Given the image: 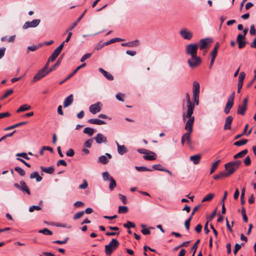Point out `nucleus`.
I'll return each instance as SVG.
<instances>
[{
  "label": "nucleus",
  "instance_id": "1",
  "mask_svg": "<svg viewBox=\"0 0 256 256\" xmlns=\"http://www.w3.org/2000/svg\"><path fill=\"white\" fill-rule=\"evenodd\" d=\"M188 120L186 122V124L184 127L185 130L187 131L182 138V143L183 145L185 142H186L188 144L190 145L191 144L190 135L193 130V125L194 123V118H188Z\"/></svg>",
  "mask_w": 256,
  "mask_h": 256
},
{
  "label": "nucleus",
  "instance_id": "2",
  "mask_svg": "<svg viewBox=\"0 0 256 256\" xmlns=\"http://www.w3.org/2000/svg\"><path fill=\"white\" fill-rule=\"evenodd\" d=\"M187 102V110L186 112H183L182 120H185L186 118H194L192 116L194 108V104L190 100V96L188 92L186 95Z\"/></svg>",
  "mask_w": 256,
  "mask_h": 256
},
{
  "label": "nucleus",
  "instance_id": "3",
  "mask_svg": "<svg viewBox=\"0 0 256 256\" xmlns=\"http://www.w3.org/2000/svg\"><path fill=\"white\" fill-rule=\"evenodd\" d=\"M242 162L240 160L232 161L224 166L225 170L230 176L232 175L234 172L238 168Z\"/></svg>",
  "mask_w": 256,
  "mask_h": 256
},
{
  "label": "nucleus",
  "instance_id": "4",
  "mask_svg": "<svg viewBox=\"0 0 256 256\" xmlns=\"http://www.w3.org/2000/svg\"><path fill=\"white\" fill-rule=\"evenodd\" d=\"M120 243L116 239L113 238L108 244L105 246V252L106 254L110 255L119 246Z\"/></svg>",
  "mask_w": 256,
  "mask_h": 256
},
{
  "label": "nucleus",
  "instance_id": "5",
  "mask_svg": "<svg viewBox=\"0 0 256 256\" xmlns=\"http://www.w3.org/2000/svg\"><path fill=\"white\" fill-rule=\"evenodd\" d=\"M188 63L190 68H194L198 66L201 63V59L197 55L190 56L188 60Z\"/></svg>",
  "mask_w": 256,
  "mask_h": 256
},
{
  "label": "nucleus",
  "instance_id": "6",
  "mask_svg": "<svg viewBox=\"0 0 256 256\" xmlns=\"http://www.w3.org/2000/svg\"><path fill=\"white\" fill-rule=\"evenodd\" d=\"M51 72L52 71H50V68L48 69V70H46L42 68H41L34 76L33 79L32 80V82L34 83L36 81L39 80H40L46 76Z\"/></svg>",
  "mask_w": 256,
  "mask_h": 256
},
{
  "label": "nucleus",
  "instance_id": "7",
  "mask_svg": "<svg viewBox=\"0 0 256 256\" xmlns=\"http://www.w3.org/2000/svg\"><path fill=\"white\" fill-rule=\"evenodd\" d=\"M198 48V45L195 44H190L187 45L186 46V54L190 56L197 55Z\"/></svg>",
  "mask_w": 256,
  "mask_h": 256
},
{
  "label": "nucleus",
  "instance_id": "8",
  "mask_svg": "<svg viewBox=\"0 0 256 256\" xmlns=\"http://www.w3.org/2000/svg\"><path fill=\"white\" fill-rule=\"evenodd\" d=\"M14 186L18 189L20 190L22 192H26L28 194H30V192L28 188V186L26 184V182L21 180L20 182V184L18 183L14 184Z\"/></svg>",
  "mask_w": 256,
  "mask_h": 256
},
{
  "label": "nucleus",
  "instance_id": "9",
  "mask_svg": "<svg viewBox=\"0 0 256 256\" xmlns=\"http://www.w3.org/2000/svg\"><path fill=\"white\" fill-rule=\"evenodd\" d=\"M248 98H246L244 99L242 103L238 106L237 110V113L238 114L244 116L245 114V112L247 109Z\"/></svg>",
  "mask_w": 256,
  "mask_h": 256
},
{
  "label": "nucleus",
  "instance_id": "10",
  "mask_svg": "<svg viewBox=\"0 0 256 256\" xmlns=\"http://www.w3.org/2000/svg\"><path fill=\"white\" fill-rule=\"evenodd\" d=\"M180 34L183 38L187 40H190L193 36L192 32L186 28L181 29Z\"/></svg>",
  "mask_w": 256,
  "mask_h": 256
},
{
  "label": "nucleus",
  "instance_id": "11",
  "mask_svg": "<svg viewBox=\"0 0 256 256\" xmlns=\"http://www.w3.org/2000/svg\"><path fill=\"white\" fill-rule=\"evenodd\" d=\"M40 19L34 20L31 22H26L22 26L24 29H27L30 28H36L40 23Z\"/></svg>",
  "mask_w": 256,
  "mask_h": 256
},
{
  "label": "nucleus",
  "instance_id": "12",
  "mask_svg": "<svg viewBox=\"0 0 256 256\" xmlns=\"http://www.w3.org/2000/svg\"><path fill=\"white\" fill-rule=\"evenodd\" d=\"M102 104L100 102L92 104L89 108L90 112L92 114H96L101 110Z\"/></svg>",
  "mask_w": 256,
  "mask_h": 256
},
{
  "label": "nucleus",
  "instance_id": "13",
  "mask_svg": "<svg viewBox=\"0 0 256 256\" xmlns=\"http://www.w3.org/2000/svg\"><path fill=\"white\" fill-rule=\"evenodd\" d=\"M96 143L98 144H101L102 143L106 144L107 141L106 137L101 133H98L96 136L93 138Z\"/></svg>",
  "mask_w": 256,
  "mask_h": 256
},
{
  "label": "nucleus",
  "instance_id": "14",
  "mask_svg": "<svg viewBox=\"0 0 256 256\" xmlns=\"http://www.w3.org/2000/svg\"><path fill=\"white\" fill-rule=\"evenodd\" d=\"M112 158L110 154L106 153V155L101 156L98 158V162L102 164H106L108 162V160Z\"/></svg>",
  "mask_w": 256,
  "mask_h": 256
},
{
  "label": "nucleus",
  "instance_id": "15",
  "mask_svg": "<svg viewBox=\"0 0 256 256\" xmlns=\"http://www.w3.org/2000/svg\"><path fill=\"white\" fill-rule=\"evenodd\" d=\"M152 168L156 170L166 172L170 176H172V174L170 170L165 169L160 164H154L152 166Z\"/></svg>",
  "mask_w": 256,
  "mask_h": 256
},
{
  "label": "nucleus",
  "instance_id": "16",
  "mask_svg": "<svg viewBox=\"0 0 256 256\" xmlns=\"http://www.w3.org/2000/svg\"><path fill=\"white\" fill-rule=\"evenodd\" d=\"M233 118L232 116H228L225 121V124L224 127V130H230L231 129V124L232 122Z\"/></svg>",
  "mask_w": 256,
  "mask_h": 256
},
{
  "label": "nucleus",
  "instance_id": "17",
  "mask_svg": "<svg viewBox=\"0 0 256 256\" xmlns=\"http://www.w3.org/2000/svg\"><path fill=\"white\" fill-rule=\"evenodd\" d=\"M74 101L73 95H69L64 101V107L67 108L71 105Z\"/></svg>",
  "mask_w": 256,
  "mask_h": 256
},
{
  "label": "nucleus",
  "instance_id": "18",
  "mask_svg": "<svg viewBox=\"0 0 256 256\" xmlns=\"http://www.w3.org/2000/svg\"><path fill=\"white\" fill-rule=\"evenodd\" d=\"M143 158L145 160H156V155L154 152L150 150V152H148L147 154L144 156Z\"/></svg>",
  "mask_w": 256,
  "mask_h": 256
},
{
  "label": "nucleus",
  "instance_id": "19",
  "mask_svg": "<svg viewBox=\"0 0 256 256\" xmlns=\"http://www.w3.org/2000/svg\"><path fill=\"white\" fill-rule=\"evenodd\" d=\"M140 42L139 40H135L128 42H125V43H122V46H128L130 48L132 47H136L139 45Z\"/></svg>",
  "mask_w": 256,
  "mask_h": 256
},
{
  "label": "nucleus",
  "instance_id": "20",
  "mask_svg": "<svg viewBox=\"0 0 256 256\" xmlns=\"http://www.w3.org/2000/svg\"><path fill=\"white\" fill-rule=\"evenodd\" d=\"M116 146H118V153L122 155L128 152V150L126 148L124 145H120L116 141Z\"/></svg>",
  "mask_w": 256,
  "mask_h": 256
},
{
  "label": "nucleus",
  "instance_id": "21",
  "mask_svg": "<svg viewBox=\"0 0 256 256\" xmlns=\"http://www.w3.org/2000/svg\"><path fill=\"white\" fill-rule=\"evenodd\" d=\"M98 70L104 75V76L107 78L109 80H114V76H113L109 73L108 72H106V70H104L102 68H99Z\"/></svg>",
  "mask_w": 256,
  "mask_h": 256
},
{
  "label": "nucleus",
  "instance_id": "22",
  "mask_svg": "<svg viewBox=\"0 0 256 256\" xmlns=\"http://www.w3.org/2000/svg\"><path fill=\"white\" fill-rule=\"evenodd\" d=\"M88 122L91 124H96L98 125H102L106 124V122L104 120L98 118H91L88 120Z\"/></svg>",
  "mask_w": 256,
  "mask_h": 256
},
{
  "label": "nucleus",
  "instance_id": "23",
  "mask_svg": "<svg viewBox=\"0 0 256 256\" xmlns=\"http://www.w3.org/2000/svg\"><path fill=\"white\" fill-rule=\"evenodd\" d=\"M201 159V155L200 154L192 156H190V160L192 161L194 164H199Z\"/></svg>",
  "mask_w": 256,
  "mask_h": 256
},
{
  "label": "nucleus",
  "instance_id": "24",
  "mask_svg": "<svg viewBox=\"0 0 256 256\" xmlns=\"http://www.w3.org/2000/svg\"><path fill=\"white\" fill-rule=\"evenodd\" d=\"M220 162L221 160H220L216 159L215 160L212 162L210 174H212L215 171Z\"/></svg>",
  "mask_w": 256,
  "mask_h": 256
},
{
  "label": "nucleus",
  "instance_id": "25",
  "mask_svg": "<svg viewBox=\"0 0 256 256\" xmlns=\"http://www.w3.org/2000/svg\"><path fill=\"white\" fill-rule=\"evenodd\" d=\"M208 38H204L200 40V50H204L207 45L210 42Z\"/></svg>",
  "mask_w": 256,
  "mask_h": 256
},
{
  "label": "nucleus",
  "instance_id": "26",
  "mask_svg": "<svg viewBox=\"0 0 256 256\" xmlns=\"http://www.w3.org/2000/svg\"><path fill=\"white\" fill-rule=\"evenodd\" d=\"M200 86L199 83L194 81L192 85V93L193 94H200Z\"/></svg>",
  "mask_w": 256,
  "mask_h": 256
},
{
  "label": "nucleus",
  "instance_id": "27",
  "mask_svg": "<svg viewBox=\"0 0 256 256\" xmlns=\"http://www.w3.org/2000/svg\"><path fill=\"white\" fill-rule=\"evenodd\" d=\"M60 53V52L56 48L51 56L49 58V61H51V62L54 61Z\"/></svg>",
  "mask_w": 256,
  "mask_h": 256
},
{
  "label": "nucleus",
  "instance_id": "28",
  "mask_svg": "<svg viewBox=\"0 0 256 256\" xmlns=\"http://www.w3.org/2000/svg\"><path fill=\"white\" fill-rule=\"evenodd\" d=\"M40 169L43 172L49 174H52L54 172V168L52 166L48 168H46L44 166H41Z\"/></svg>",
  "mask_w": 256,
  "mask_h": 256
},
{
  "label": "nucleus",
  "instance_id": "29",
  "mask_svg": "<svg viewBox=\"0 0 256 256\" xmlns=\"http://www.w3.org/2000/svg\"><path fill=\"white\" fill-rule=\"evenodd\" d=\"M31 108V106L27 104H24L21 106L16 110V112L19 113L22 112L30 110Z\"/></svg>",
  "mask_w": 256,
  "mask_h": 256
},
{
  "label": "nucleus",
  "instance_id": "30",
  "mask_svg": "<svg viewBox=\"0 0 256 256\" xmlns=\"http://www.w3.org/2000/svg\"><path fill=\"white\" fill-rule=\"evenodd\" d=\"M248 150L245 149V150H243L238 152L236 154H235L234 156V159H237V158H242L245 155H246L248 154Z\"/></svg>",
  "mask_w": 256,
  "mask_h": 256
},
{
  "label": "nucleus",
  "instance_id": "31",
  "mask_svg": "<svg viewBox=\"0 0 256 256\" xmlns=\"http://www.w3.org/2000/svg\"><path fill=\"white\" fill-rule=\"evenodd\" d=\"M27 124L26 122H22L18 124H15L12 125L11 126L6 127L4 128V130H8L13 128H17L18 126L24 125Z\"/></svg>",
  "mask_w": 256,
  "mask_h": 256
},
{
  "label": "nucleus",
  "instance_id": "32",
  "mask_svg": "<svg viewBox=\"0 0 256 256\" xmlns=\"http://www.w3.org/2000/svg\"><path fill=\"white\" fill-rule=\"evenodd\" d=\"M30 178H36V182H39L42 180V177L40 176L38 172H34L30 174Z\"/></svg>",
  "mask_w": 256,
  "mask_h": 256
},
{
  "label": "nucleus",
  "instance_id": "33",
  "mask_svg": "<svg viewBox=\"0 0 256 256\" xmlns=\"http://www.w3.org/2000/svg\"><path fill=\"white\" fill-rule=\"evenodd\" d=\"M233 104H234V103L227 101L226 106L224 109V112L226 114H228L230 113V110L232 108V107Z\"/></svg>",
  "mask_w": 256,
  "mask_h": 256
},
{
  "label": "nucleus",
  "instance_id": "34",
  "mask_svg": "<svg viewBox=\"0 0 256 256\" xmlns=\"http://www.w3.org/2000/svg\"><path fill=\"white\" fill-rule=\"evenodd\" d=\"M218 47H219V44H218V43H216L215 44L212 51L211 52L210 55L212 56V58H216L217 54H218Z\"/></svg>",
  "mask_w": 256,
  "mask_h": 256
},
{
  "label": "nucleus",
  "instance_id": "35",
  "mask_svg": "<svg viewBox=\"0 0 256 256\" xmlns=\"http://www.w3.org/2000/svg\"><path fill=\"white\" fill-rule=\"evenodd\" d=\"M83 132L89 136H92L94 133V130L91 128L86 127L84 128Z\"/></svg>",
  "mask_w": 256,
  "mask_h": 256
},
{
  "label": "nucleus",
  "instance_id": "36",
  "mask_svg": "<svg viewBox=\"0 0 256 256\" xmlns=\"http://www.w3.org/2000/svg\"><path fill=\"white\" fill-rule=\"evenodd\" d=\"M62 56H61L58 60L56 61V64L52 66L50 68V71H53L57 67H58L60 64V63L61 62H62Z\"/></svg>",
  "mask_w": 256,
  "mask_h": 256
},
{
  "label": "nucleus",
  "instance_id": "37",
  "mask_svg": "<svg viewBox=\"0 0 256 256\" xmlns=\"http://www.w3.org/2000/svg\"><path fill=\"white\" fill-rule=\"evenodd\" d=\"M110 181L109 188L110 190H112L116 187V182L113 178H111Z\"/></svg>",
  "mask_w": 256,
  "mask_h": 256
},
{
  "label": "nucleus",
  "instance_id": "38",
  "mask_svg": "<svg viewBox=\"0 0 256 256\" xmlns=\"http://www.w3.org/2000/svg\"><path fill=\"white\" fill-rule=\"evenodd\" d=\"M38 232L46 236H50L52 234V232L47 228H44L43 230H40Z\"/></svg>",
  "mask_w": 256,
  "mask_h": 256
},
{
  "label": "nucleus",
  "instance_id": "39",
  "mask_svg": "<svg viewBox=\"0 0 256 256\" xmlns=\"http://www.w3.org/2000/svg\"><path fill=\"white\" fill-rule=\"evenodd\" d=\"M214 196V194H212V193L209 194L202 198V202L210 201L213 198Z\"/></svg>",
  "mask_w": 256,
  "mask_h": 256
},
{
  "label": "nucleus",
  "instance_id": "40",
  "mask_svg": "<svg viewBox=\"0 0 256 256\" xmlns=\"http://www.w3.org/2000/svg\"><path fill=\"white\" fill-rule=\"evenodd\" d=\"M247 142H248V140L243 139V140L236 142L234 144L236 146H241L246 144L247 143Z\"/></svg>",
  "mask_w": 256,
  "mask_h": 256
},
{
  "label": "nucleus",
  "instance_id": "41",
  "mask_svg": "<svg viewBox=\"0 0 256 256\" xmlns=\"http://www.w3.org/2000/svg\"><path fill=\"white\" fill-rule=\"evenodd\" d=\"M128 212V208L126 206H120L118 207V212L119 214H124Z\"/></svg>",
  "mask_w": 256,
  "mask_h": 256
},
{
  "label": "nucleus",
  "instance_id": "42",
  "mask_svg": "<svg viewBox=\"0 0 256 256\" xmlns=\"http://www.w3.org/2000/svg\"><path fill=\"white\" fill-rule=\"evenodd\" d=\"M124 40L119 38H114L111 39L110 40L108 41L107 42H105L106 45L110 44L112 43L115 42H122Z\"/></svg>",
  "mask_w": 256,
  "mask_h": 256
},
{
  "label": "nucleus",
  "instance_id": "43",
  "mask_svg": "<svg viewBox=\"0 0 256 256\" xmlns=\"http://www.w3.org/2000/svg\"><path fill=\"white\" fill-rule=\"evenodd\" d=\"M136 169L139 171V172H145V171H148V172H152V170L151 168H148L144 166H136L135 167Z\"/></svg>",
  "mask_w": 256,
  "mask_h": 256
},
{
  "label": "nucleus",
  "instance_id": "44",
  "mask_svg": "<svg viewBox=\"0 0 256 256\" xmlns=\"http://www.w3.org/2000/svg\"><path fill=\"white\" fill-rule=\"evenodd\" d=\"M14 170L18 172V174L20 176H24L26 174V172H24V170L22 168H21L20 167H18V166H16L14 168Z\"/></svg>",
  "mask_w": 256,
  "mask_h": 256
},
{
  "label": "nucleus",
  "instance_id": "45",
  "mask_svg": "<svg viewBox=\"0 0 256 256\" xmlns=\"http://www.w3.org/2000/svg\"><path fill=\"white\" fill-rule=\"evenodd\" d=\"M103 179L104 181H106L108 180H110L111 178H112V176H110L109 174V173L108 172H102V174Z\"/></svg>",
  "mask_w": 256,
  "mask_h": 256
},
{
  "label": "nucleus",
  "instance_id": "46",
  "mask_svg": "<svg viewBox=\"0 0 256 256\" xmlns=\"http://www.w3.org/2000/svg\"><path fill=\"white\" fill-rule=\"evenodd\" d=\"M246 189L245 188H243L242 190V192L240 195V202L241 204L243 205L245 203V200H244V194H245Z\"/></svg>",
  "mask_w": 256,
  "mask_h": 256
},
{
  "label": "nucleus",
  "instance_id": "47",
  "mask_svg": "<svg viewBox=\"0 0 256 256\" xmlns=\"http://www.w3.org/2000/svg\"><path fill=\"white\" fill-rule=\"evenodd\" d=\"M124 226L127 228H134L136 225L134 222L128 221L126 223L124 224Z\"/></svg>",
  "mask_w": 256,
  "mask_h": 256
},
{
  "label": "nucleus",
  "instance_id": "48",
  "mask_svg": "<svg viewBox=\"0 0 256 256\" xmlns=\"http://www.w3.org/2000/svg\"><path fill=\"white\" fill-rule=\"evenodd\" d=\"M193 100L194 104L198 106L199 104V94H193Z\"/></svg>",
  "mask_w": 256,
  "mask_h": 256
},
{
  "label": "nucleus",
  "instance_id": "49",
  "mask_svg": "<svg viewBox=\"0 0 256 256\" xmlns=\"http://www.w3.org/2000/svg\"><path fill=\"white\" fill-rule=\"evenodd\" d=\"M84 214V212L81 211L75 214L73 218L74 220H78Z\"/></svg>",
  "mask_w": 256,
  "mask_h": 256
},
{
  "label": "nucleus",
  "instance_id": "50",
  "mask_svg": "<svg viewBox=\"0 0 256 256\" xmlns=\"http://www.w3.org/2000/svg\"><path fill=\"white\" fill-rule=\"evenodd\" d=\"M93 142V138H90L87 140L84 143V146L86 148H90Z\"/></svg>",
  "mask_w": 256,
  "mask_h": 256
},
{
  "label": "nucleus",
  "instance_id": "51",
  "mask_svg": "<svg viewBox=\"0 0 256 256\" xmlns=\"http://www.w3.org/2000/svg\"><path fill=\"white\" fill-rule=\"evenodd\" d=\"M242 214L243 220H244V222H248V217H247V216L246 215V210H245V208L244 207L242 208Z\"/></svg>",
  "mask_w": 256,
  "mask_h": 256
},
{
  "label": "nucleus",
  "instance_id": "52",
  "mask_svg": "<svg viewBox=\"0 0 256 256\" xmlns=\"http://www.w3.org/2000/svg\"><path fill=\"white\" fill-rule=\"evenodd\" d=\"M13 92V90L12 89H10L6 91L4 94L2 96L1 99L3 100L7 98L8 96L10 95Z\"/></svg>",
  "mask_w": 256,
  "mask_h": 256
},
{
  "label": "nucleus",
  "instance_id": "53",
  "mask_svg": "<svg viewBox=\"0 0 256 256\" xmlns=\"http://www.w3.org/2000/svg\"><path fill=\"white\" fill-rule=\"evenodd\" d=\"M245 76H246V74L244 72H240V74L239 76H238V82L243 83Z\"/></svg>",
  "mask_w": 256,
  "mask_h": 256
},
{
  "label": "nucleus",
  "instance_id": "54",
  "mask_svg": "<svg viewBox=\"0 0 256 256\" xmlns=\"http://www.w3.org/2000/svg\"><path fill=\"white\" fill-rule=\"evenodd\" d=\"M17 156L22 157L26 160H29L30 158L28 156V154L26 152L18 153L16 154Z\"/></svg>",
  "mask_w": 256,
  "mask_h": 256
},
{
  "label": "nucleus",
  "instance_id": "55",
  "mask_svg": "<svg viewBox=\"0 0 256 256\" xmlns=\"http://www.w3.org/2000/svg\"><path fill=\"white\" fill-rule=\"evenodd\" d=\"M42 209L41 207L38 206H32L29 208V212H33L34 210H40Z\"/></svg>",
  "mask_w": 256,
  "mask_h": 256
},
{
  "label": "nucleus",
  "instance_id": "56",
  "mask_svg": "<svg viewBox=\"0 0 256 256\" xmlns=\"http://www.w3.org/2000/svg\"><path fill=\"white\" fill-rule=\"evenodd\" d=\"M244 244H242V245L239 244H236L234 246V253L236 255L242 246H243Z\"/></svg>",
  "mask_w": 256,
  "mask_h": 256
},
{
  "label": "nucleus",
  "instance_id": "57",
  "mask_svg": "<svg viewBox=\"0 0 256 256\" xmlns=\"http://www.w3.org/2000/svg\"><path fill=\"white\" fill-rule=\"evenodd\" d=\"M191 220H192L191 218H189L186 220V222H184L185 228L188 231L190 230V222Z\"/></svg>",
  "mask_w": 256,
  "mask_h": 256
},
{
  "label": "nucleus",
  "instance_id": "58",
  "mask_svg": "<svg viewBox=\"0 0 256 256\" xmlns=\"http://www.w3.org/2000/svg\"><path fill=\"white\" fill-rule=\"evenodd\" d=\"M88 184L86 180H83V183L80 184L79 186V188L80 189L84 190V189H86L88 188Z\"/></svg>",
  "mask_w": 256,
  "mask_h": 256
},
{
  "label": "nucleus",
  "instance_id": "59",
  "mask_svg": "<svg viewBox=\"0 0 256 256\" xmlns=\"http://www.w3.org/2000/svg\"><path fill=\"white\" fill-rule=\"evenodd\" d=\"M238 43V48H244L246 44V42H245L244 40H238V41H236Z\"/></svg>",
  "mask_w": 256,
  "mask_h": 256
},
{
  "label": "nucleus",
  "instance_id": "60",
  "mask_svg": "<svg viewBox=\"0 0 256 256\" xmlns=\"http://www.w3.org/2000/svg\"><path fill=\"white\" fill-rule=\"evenodd\" d=\"M68 239H69V238L68 237H67L63 240H56L54 241L53 242L58 244H64L68 242Z\"/></svg>",
  "mask_w": 256,
  "mask_h": 256
},
{
  "label": "nucleus",
  "instance_id": "61",
  "mask_svg": "<svg viewBox=\"0 0 256 256\" xmlns=\"http://www.w3.org/2000/svg\"><path fill=\"white\" fill-rule=\"evenodd\" d=\"M244 163L246 166H248L250 164L251 160H250V156H246V158H245V159L244 160Z\"/></svg>",
  "mask_w": 256,
  "mask_h": 256
},
{
  "label": "nucleus",
  "instance_id": "62",
  "mask_svg": "<svg viewBox=\"0 0 256 256\" xmlns=\"http://www.w3.org/2000/svg\"><path fill=\"white\" fill-rule=\"evenodd\" d=\"M90 56H91V54H90V53H88V54H84L81 58L80 62H84L86 60L90 58Z\"/></svg>",
  "mask_w": 256,
  "mask_h": 256
},
{
  "label": "nucleus",
  "instance_id": "63",
  "mask_svg": "<svg viewBox=\"0 0 256 256\" xmlns=\"http://www.w3.org/2000/svg\"><path fill=\"white\" fill-rule=\"evenodd\" d=\"M118 196H119L120 200H122L123 203L124 204H126V203L128 202L126 197L125 196H124L122 194H119Z\"/></svg>",
  "mask_w": 256,
  "mask_h": 256
},
{
  "label": "nucleus",
  "instance_id": "64",
  "mask_svg": "<svg viewBox=\"0 0 256 256\" xmlns=\"http://www.w3.org/2000/svg\"><path fill=\"white\" fill-rule=\"evenodd\" d=\"M74 205L76 208H80L84 206V203L81 201H77L74 203Z\"/></svg>",
  "mask_w": 256,
  "mask_h": 256
}]
</instances>
